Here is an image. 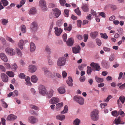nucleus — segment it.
I'll return each instance as SVG.
<instances>
[{
	"mask_svg": "<svg viewBox=\"0 0 125 125\" xmlns=\"http://www.w3.org/2000/svg\"><path fill=\"white\" fill-rule=\"evenodd\" d=\"M87 73L88 75H90L91 73L92 72V70L91 67L87 66Z\"/></svg>",
	"mask_w": 125,
	"mask_h": 125,
	"instance_id": "nucleus-42",
	"label": "nucleus"
},
{
	"mask_svg": "<svg viewBox=\"0 0 125 125\" xmlns=\"http://www.w3.org/2000/svg\"><path fill=\"white\" fill-rule=\"evenodd\" d=\"M96 43L97 45L99 46H100L101 44V41L99 39H96Z\"/></svg>",
	"mask_w": 125,
	"mask_h": 125,
	"instance_id": "nucleus-64",
	"label": "nucleus"
},
{
	"mask_svg": "<svg viewBox=\"0 0 125 125\" xmlns=\"http://www.w3.org/2000/svg\"><path fill=\"white\" fill-rule=\"evenodd\" d=\"M67 45L69 46H72L73 44L74 41L72 38H70L68 39L66 42Z\"/></svg>",
	"mask_w": 125,
	"mask_h": 125,
	"instance_id": "nucleus-18",
	"label": "nucleus"
},
{
	"mask_svg": "<svg viewBox=\"0 0 125 125\" xmlns=\"http://www.w3.org/2000/svg\"><path fill=\"white\" fill-rule=\"evenodd\" d=\"M91 13L92 14V15L93 16H94L95 17L97 16V14H96V12L94 10H91Z\"/></svg>",
	"mask_w": 125,
	"mask_h": 125,
	"instance_id": "nucleus-61",
	"label": "nucleus"
},
{
	"mask_svg": "<svg viewBox=\"0 0 125 125\" xmlns=\"http://www.w3.org/2000/svg\"><path fill=\"white\" fill-rule=\"evenodd\" d=\"M90 65L95 71H99L101 69L99 64L98 63L93 62L91 63Z\"/></svg>",
	"mask_w": 125,
	"mask_h": 125,
	"instance_id": "nucleus-7",
	"label": "nucleus"
},
{
	"mask_svg": "<svg viewBox=\"0 0 125 125\" xmlns=\"http://www.w3.org/2000/svg\"><path fill=\"white\" fill-rule=\"evenodd\" d=\"M37 78L35 75H33L31 77V80L32 82L36 83L37 82Z\"/></svg>",
	"mask_w": 125,
	"mask_h": 125,
	"instance_id": "nucleus-30",
	"label": "nucleus"
},
{
	"mask_svg": "<svg viewBox=\"0 0 125 125\" xmlns=\"http://www.w3.org/2000/svg\"><path fill=\"white\" fill-rule=\"evenodd\" d=\"M54 29V33L56 35L58 36H60L63 31L62 30L61 28H58L57 27H55Z\"/></svg>",
	"mask_w": 125,
	"mask_h": 125,
	"instance_id": "nucleus-9",
	"label": "nucleus"
},
{
	"mask_svg": "<svg viewBox=\"0 0 125 125\" xmlns=\"http://www.w3.org/2000/svg\"><path fill=\"white\" fill-rule=\"evenodd\" d=\"M69 10L65 9L64 10V16L65 17H67L69 15Z\"/></svg>",
	"mask_w": 125,
	"mask_h": 125,
	"instance_id": "nucleus-51",
	"label": "nucleus"
},
{
	"mask_svg": "<svg viewBox=\"0 0 125 125\" xmlns=\"http://www.w3.org/2000/svg\"><path fill=\"white\" fill-rule=\"evenodd\" d=\"M82 9L84 12H87L88 11L89 9L87 5L83 4Z\"/></svg>",
	"mask_w": 125,
	"mask_h": 125,
	"instance_id": "nucleus-29",
	"label": "nucleus"
},
{
	"mask_svg": "<svg viewBox=\"0 0 125 125\" xmlns=\"http://www.w3.org/2000/svg\"><path fill=\"white\" fill-rule=\"evenodd\" d=\"M30 107L33 109L37 110L38 109V107L37 106L33 105H30Z\"/></svg>",
	"mask_w": 125,
	"mask_h": 125,
	"instance_id": "nucleus-56",
	"label": "nucleus"
},
{
	"mask_svg": "<svg viewBox=\"0 0 125 125\" xmlns=\"http://www.w3.org/2000/svg\"><path fill=\"white\" fill-rule=\"evenodd\" d=\"M1 76L2 80L3 82H6L8 81V77L6 74L4 73H2Z\"/></svg>",
	"mask_w": 125,
	"mask_h": 125,
	"instance_id": "nucleus-15",
	"label": "nucleus"
},
{
	"mask_svg": "<svg viewBox=\"0 0 125 125\" xmlns=\"http://www.w3.org/2000/svg\"><path fill=\"white\" fill-rule=\"evenodd\" d=\"M28 120L29 122L32 124H34L38 121L37 118L32 116L29 117Z\"/></svg>",
	"mask_w": 125,
	"mask_h": 125,
	"instance_id": "nucleus-16",
	"label": "nucleus"
},
{
	"mask_svg": "<svg viewBox=\"0 0 125 125\" xmlns=\"http://www.w3.org/2000/svg\"><path fill=\"white\" fill-rule=\"evenodd\" d=\"M58 91L59 93L61 94H63L65 92V90L63 87H60L58 89Z\"/></svg>",
	"mask_w": 125,
	"mask_h": 125,
	"instance_id": "nucleus-21",
	"label": "nucleus"
},
{
	"mask_svg": "<svg viewBox=\"0 0 125 125\" xmlns=\"http://www.w3.org/2000/svg\"><path fill=\"white\" fill-rule=\"evenodd\" d=\"M53 74H54V77H57L59 78H61L62 77L61 75L58 73L54 72L53 73Z\"/></svg>",
	"mask_w": 125,
	"mask_h": 125,
	"instance_id": "nucleus-52",
	"label": "nucleus"
},
{
	"mask_svg": "<svg viewBox=\"0 0 125 125\" xmlns=\"http://www.w3.org/2000/svg\"><path fill=\"white\" fill-rule=\"evenodd\" d=\"M119 112L118 113L116 111H113L111 112L112 115L115 116H117L119 115Z\"/></svg>",
	"mask_w": 125,
	"mask_h": 125,
	"instance_id": "nucleus-40",
	"label": "nucleus"
},
{
	"mask_svg": "<svg viewBox=\"0 0 125 125\" xmlns=\"http://www.w3.org/2000/svg\"><path fill=\"white\" fill-rule=\"evenodd\" d=\"M37 11L36 8L34 7H33L30 10L29 12V14L34 15L36 14Z\"/></svg>",
	"mask_w": 125,
	"mask_h": 125,
	"instance_id": "nucleus-22",
	"label": "nucleus"
},
{
	"mask_svg": "<svg viewBox=\"0 0 125 125\" xmlns=\"http://www.w3.org/2000/svg\"><path fill=\"white\" fill-rule=\"evenodd\" d=\"M36 70V67L34 65H31L29 66V71L31 73L35 72Z\"/></svg>",
	"mask_w": 125,
	"mask_h": 125,
	"instance_id": "nucleus-17",
	"label": "nucleus"
},
{
	"mask_svg": "<svg viewBox=\"0 0 125 125\" xmlns=\"http://www.w3.org/2000/svg\"><path fill=\"white\" fill-rule=\"evenodd\" d=\"M115 122V124L116 125L119 124H124V122L121 123V121L118 120V119H115L114 121Z\"/></svg>",
	"mask_w": 125,
	"mask_h": 125,
	"instance_id": "nucleus-49",
	"label": "nucleus"
},
{
	"mask_svg": "<svg viewBox=\"0 0 125 125\" xmlns=\"http://www.w3.org/2000/svg\"><path fill=\"white\" fill-rule=\"evenodd\" d=\"M80 120L78 118L76 119L73 121L74 125H79L80 123Z\"/></svg>",
	"mask_w": 125,
	"mask_h": 125,
	"instance_id": "nucleus-35",
	"label": "nucleus"
},
{
	"mask_svg": "<svg viewBox=\"0 0 125 125\" xmlns=\"http://www.w3.org/2000/svg\"><path fill=\"white\" fill-rule=\"evenodd\" d=\"M60 2L62 6H64L66 2L65 0H60Z\"/></svg>",
	"mask_w": 125,
	"mask_h": 125,
	"instance_id": "nucleus-63",
	"label": "nucleus"
},
{
	"mask_svg": "<svg viewBox=\"0 0 125 125\" xmlns=\"http://www.w3.org/2000/svg\"><path fill=\"white\" fill-rule=\"evenodd\" d=\"M73 99L75 101L77 102L79 104L83 105L84 104V99L82 97L78 96H75Z\"/></svg>",
	"mask_w": 125,
	"mask_h": 125,
	"instance_id": "nucleus-4",
	"label": "nucleus"
},
{
	"mask_svg": "<svg viewBox=\"0 0 125 125\" xmlns=\"http://www.w3.org/2000/svg\"><path fill=\"white\" fill-rule=\"evenodd\" d=\"M119 99L122 103L123 104L125 100V97L123 96L122 95L119 97Z\"/></svg>",
	"mask_w": 125,
	"mask_h": 125,
	"instance_id": "nucleus-44",
	"label": "nucleus"
},
{
	"mask_svg": "<svg viewBox=\"0 0 125 125\" xmlns=\"http://www.w3.org/2000/svg\"><path fill=\"white\" fill-rule=\"evenodd\" d=\"M36 47L35 44L34 43L31 42L30 43V50L31 52L34 51Z\"/></svg>",
	"mask_w": 125,
	"mask_h": 125,
	"instance_id": "nucleus-26",
	"label": "nucleus"
},
{
	"mask_svg": "<svg viewBox=\"0 0 125 125\" xmlns=\"http://www.w3.org/2000/svg\"><path fill=\"white\" fill-rule=\"evenodd\" d=\"M112 97L111 95H109L106 99L104 100V101L105 102L107 103L108 102L109 100Z\"/></svg>",
	"mask_w": 125,
	"mask_h": 125,
	"instance_id": "nucleus-47",
	"label": "nucleus"
},
{
	"mask_svg": "<svg viewBox=\"0 0 125 125\" xmlns=\"http://www.w3.org/2000/svg\"><path fill=\"white\" fill-rule=\"evenodd\" d=\"M44 71L45 75L47 77L49 78H52L54 77V74L52 73L49 71L48 68L46 67H44L42 68Z\"/></svg>",
	"mask_w": 125,
	"mask_h": 125,
	"instance_id": "nucleus-2",
	"label": "nucleus"
},
{
	"mask_svg": "<svg viewBox=\"0 0 125 125\" xmlns=\"http://www.w3.org/2000/svg\"><path fill=\"white\" fill-rule=\"evenodd\" d=\"M17 118V116L13 114H11L9 115L7 118V120H14Z\"/></svg>",
	"mask_w": 125,
	"mask_h": 125,
	"instance_id": "nucleus-20",
	"label": "nucleus"
},
{
	"mask_svg": "<svg viewBox=\"0 0 125 125\" xmlns=\"http://www.w3.org/2000/svg\"><path fill=\"white\" fill-rule=\"evenodd\" d=\"M98 33L97 32L95 31L94 32H91L90 33V36L93 38H95L98 35Z\"/></svg>",
	"mask_w": 125,
	"mask_h": 125,
	"instance_id": "nucleus-28",
	"label": "nucleus"
},
{
	"mask_svg": "<svg viewBox=\"0 0 125 125\" xmlns=\"http://www.w3.org/2000/svg\"><path fill=\"white\" fill-rule=\"evenodd\" d=\"M112 97L111 95H109L106 99L104 100V101L105 102L107 103L108 102L109 100Z\"/></svg>",
	"mask_w": 125,
	"mask_h": 125,
	"instance_id": "nucleus-45",
	"label": "nucleus"
},
{
	"mask_svg": "<svg viewBox=\"0 0 125 125\" xmlns=\"http://www.w3.org/2000/svg\"><path fill=\"white\" fill-rule=\"evenodd\" d=\"M68 110V107L67 105H65L64 107V109L61 112L62 114H64L67 113Z\"/></svg>",
	"mask_w": 125,
	"mask_h": 125,
	"instance_id": "nucleus-34",
	"label": "nucleus"
},
{
	"mask_svg": "<svg viewBox=\"0 0 125 125\" xmlns=\"http://www.w3.org/2000/svg\"><path fill=\"white\" fill-rule=\"evenodd\" d=\"M39 5L43 10H46V3L44 0H40L39 1Z\"/></svg>",
	"mask_w": 125,
	"mask_h": 125,
	"instance_id": "nucleus-8",
	"label": "nucleus"
},
{
	"mask_svg": "<svg viewBox=\"0 0 125 125\" xmlns=\"http://www.w3.org/2000/svg\"><path fill=\"white\" fill-rule=\"evenodd\" d=\"M6 73L10 77H13L14 76V73L12 71H9L7 72Z\"/></svg>",
	"mask_w": 125,
	"mask_h": 125,
	"instance_id": "nucleus-37",
	"label": "nucleus"
},
{
	"mask_svg": "<svg viewBox=\"0 0 125 125\" xmlns=\"http://www.w3.org/2000/svg\"><path fill=\"white\" fill-rule=\"evenodd\" d=\"M47 59L49 65H52L53 64V63L52 61L50 59V57H48Z\"/></svg>",
	"mask_w": 125,
	"mask_h": 125,
	"instance_id": "nucleus-55",
	"label": "nucleus"
},
{
	"mask_svg": "<svg viewBox=\"0 0 125 125\" xmlns=\"http://www.w3.org/2000/svg\"><path fill=\"white\" fill-rule=\"evenodd\" d=\"M80 49L81 48L79 46H76L72 48L73 52L75 54L79 52Z\"/></svg>",
	"mask_w": 125,
	"mask_h": 125,
	"instance_id": "nucleus-12",
	"label": "nucleus"
},
{
	"mask_svg": "<svg viewBox=\"0 0 125 125\" xmlns=\"http://www.w3.org/2000/svg\"><path fill=\"white\" fill-rule=\"evenodd\" d=\"M0 58L4 62H7L8 61V59L4 53H1L0 55Z\"/></svg>",
	"mask_w": 125,
	"mask_h": 125,
	"instance_id": "nucleus-19",
	"label": "nucleus"
},
{
	"mask_svg": "<svg viewBox=\"0 0 125 125\" xmlns=\"http://www.w3.org/2000/svg\"><path fill=\"white\" fill-rule=\"evenodd\" d=\"M21 31L23 33H25L26 32V29L25 26L23 25L21 26Z\"/></svg>",
	"mask_w": 125,
	"mask_h": 125,
	"instance_id": "nucleus-36",
	"label": "nucleus"
},
{
	"mask_svg": "<svg viewBox=\"0 0 125 125\" xmlns=\"http://www.w3.org/2000/svg\"><path fill=\"white\" fill-rule=\"evenodd\" d=\"M19 76L20 78L22 79L25 78V75L24 73H21L19 75Z\"/></svg>",
	"mask_w": 125,
	"mask_h": 125,
	"instance_id": "nucleus-58",
	"label": "nucleus"
},
{
	"mask_svg": "<svg viewBox=\"0 0 125 125\" xmlns=\"http://www.w3.org/2000/svg\"><path fill=\"white\" fill-rule=\"evenodd\" d=\"M102 64L104 67L106 68H108V63L106 61H103L102 62Z\"/></svg>",
	"mask_w": 125,
	"mask_h": 125,
	"instance_id": "nucleus-38",
	"label": "nucleus"
},
{
	"mask_svg": "<svg viewBox=\"0 0 125 125\" xmlns=\"http://www.w3.org/2000/svg\"><path fill=\"white\" fill-rule=\"evenodd\" d=\"M5 51L7 54L10 56L14 55L16 53L14 50L9 47L6 48L5 49Z\"/></svg>",
	"mask_w": 125,
	"mask_h": 125,
	"instance_id": "nucleus-5",
	"label": "nucleus"
},
{
	"mask_svg": "<svg viewBox=\"0 0 125 125\" xmlns=\"http://www.w3.org/2000/svg\"><path fill=\"white\" fill-rule=\"evenodd\" d=\"M73 81L72 78L70 77H69L68 80L66 81V83L69 86H72L73 85Z\"/></svg>",
	"mask_w": 125,
	"mask_h": 125,
	"instance_id": "nucleus-23",
	"label": "nucleus"
},
{
	"mask_svg": "<svg viewBox=\"0 0 125 125\" xmlns=\"http://www.w3.org/2000/svg\"><path fill=\"white\" fill-rule=\"evenodd\" d=\"M13 97L17 96L18 95V92L17 90H15L13 92H12Z\"/></svg>",
	"mask_w": 125,
	"mask_h": 125,
	"instance_id": "nucleus-57",
	"label": "nucleus"
},
{
	"mask_svg": "<svg viewBox=\"0 0 125 125\" xmlns=\"http://www.w3.org/2000/svg\"><path fill=\"white\" fill-rule=\"evenodd\" d=\"M83 37L84 38V42H86L88 38V34H84L83 35Z\"/></svg>",
	"mask_w": 125,
	"mask_h": 125,
	"instance_id": "nucleus-54",
	"label": "nucleus"
},
{
	"mask_svg": "<svg viewBox=\"0 0 125 125\" xmlns=\"http://www.w3.org/2000/svg\"><path fill=\"white\" fill-rule=\"evenodd\" d=\"M25 80L26 82V84L29 86H31V83L30 81V78L28 76L25 79Z\"/></svg>",
	"mask_w": 125,
	"mask_h": 125,
	"instance_id": "nucleus-32",
	"label": "nucleus"
},
{
	"mask_svg": "<svg viewBox=\"0 0 125 125\" xmlns=\"http://www.w3.org/2000/svg\"><path fill=\"white\" fill-rule=\"evenodd\" d=\"M74 11L75 13L78 16H80L81 15V11L80 10L79 8H77L75 9Z\"/></svg>",
	"mask_w": 125,
	"mask_h": 125,
	"instance_id": "nucleus-50",
	"label": "nucleus"
},
{
	"mask_svg": "<svg viewBox=\"0 0 125 125\" xmlns=\"http://www.w3.org/2000/svg\"><path fill=\"white\" fill-rule=\"evenodd\" d=\"M101 36V37L105 39H107L108 36L107 35L106 33H101L100 34Z\"/></svg>",
	"mask_w": 125,
	"mask_h": 125,
	"instance_id": "nucleus-43",
	"label": "nucleus"
},
{
	"mask_svg": "<svg viewBox=\"0 0 125 125\" xmlns=\"http://www.w3.org/2000/svg\"><path fill=\"white\" fill-rule=\"evenodd\" d=\"M54 91L52 89L50 90L48 92H47L46 95L47 98H50L53 95Z\"/></svg>",
	"mask_w": 125,
	"mask_h": 125,
	"instance_id": "nucleus-14",
	"label": "nucleus"
},
{
	"mask_svg": "<svg viewBox=\"0 0 125 125\" xmlns=\"http://www.w3.org/2000/svg\"><path fill=\"white\" fill-rule=\"evenodd\" d=\"M112 97L111 95H109L106 99L104 100V101L105 102L107 103L108 102L109 100Z\"/></svg>",
	"mask_w": 125,
	"mask_h": 125,
	"instance_id": "nucleus-46",
	"label": "nucleus"
},
{
	"mask_svg": "<svg viewBox=\"0 0 125 125\" xmlns=\"http://www.w3.org/2000/svg\"><path fill=\"white\" fill-rule=\"evenodd\" d=\"M98 114L99 112L97 110H94L91 113V119L92 120L94 121L98 120L99 119Z\"/></svg>",
	"mask_w": 125,
	"mask_h": 125,
	"instance_id": "nucleus-1",
	"label": "nucleus"
},
{
	"mask_svg": "<svg viewBox=\"0 0 125 125\" xmlns=\"http://www.w3.org/2000/svg\"><path fill=\"white\" fill-rule=\"evenodd\" d=\"M1 2L3 6H7L8 4V2L6 0H2Z\"/></svg>",
	"mask_w": 125,
	"mask_h": 125,
	"instance_id": "nucleus-53",
	"label": "nucleus"
},
{
	"mask_svg": "<svg viewBox=\"0 0 125 125\" xmlns=\"http://www.w3.org/2000/svg\"><path fill=\"white\" fill-rule=\"evenodd\" d=\"M7 39L12 43H13L14 42V41L12 38L10 37H8L7 38Z\"/></svg>",
	"mask_w": 125,
	"mask_h": 125,
	"instance_id": "nucleus-62",
	"label": "nucleus"
},
{
	"mask_svg": "<svg viewBox=\"0 0 125 125\" xmlns=\"http://www.w3.org/2000/svg\"><path fill=\"white\" fill-rule=\"evenodd\" d=\"M53 13L55 14V16L58 18L61 14V11L57 8H55L52 9Z\"/></svg>",
	"mask_w": 125,
	"mask_h": 125,
	"instance_id": "nucleus-13",
	"label": "nucleus"
},
{
	"mask_svg": "<svg viewBox=\"0 0 125 125\" xmlns=\"http://www.w3.org/2000/svg\"><path fill=\"white\" fill-rule=\"evenodd\" d=\"M51 49L48 46L46 47L45 51L49 53L50 52Z\"/></svg>",
	"mask_w": 125,
	"mask_h": 125,
	"instance_id": "nucleus-59",
	"label": "nucleus"
},
{
	"mask_svg": "<svg viewBox=\"0 0 125 125\" xmlns=\"http://www.w3.org/2000/svg\"><path fill=\"white\" fill-rule=\"evenodd\" d=\"M38 25L36 22H33L32 23L30 26V28L34 31H36L38 28Z\"/></svg>",
	"mask_w": 125,
	"mask_h": 125,
	"instance_id": "nucleus-11",
	"label": "nucleus"
},
{
	"mask_svg": "<svg viewBox=\"0 0 125 125\" xmlns=\"http://www.w3.org/2000/svg\"><path fill=\"white\" fill-rule=\"evenodd\" d=\"M39 93L43 95H46L47 90L45 88L44 86L43 85H40L39 87Z\"/></svg>",
	"mask_w": 125,
	"mask_h": 125,
	"instance_id": "nucleus-6",
	"label": "nucleus"
},
{
	"mask_svg": "<svg viewBox=\"0 0 125 125\" xmlns=\"http://www.w3.org/2000/svg\"><path fill=\"white\" fill-rule=\"evenodd\" d=\"M66 60V58L64 57L59 58L57 61V65L59 66L64 65L65 64Z\"/></svg>",
	"mask_w": 125,
	"mask_h": 125,
	"instance_id": "nucleus-3",
	"label": "nucleus"
},
{
	"mask_svg": "<svg viewBox=\"0 0 125 125\" xmlns=\"http://www.w3.org/2000/svg\"><path fill=\"white\" fill-rule=\"evenodd\" d=\"M24 43L23 41L21 40H20L18 43V45L21 50L23 49L22 46L24 45Z\"/></svg>",
	"mask_w": 125,
	"mask_h": 125,
	"instance_id": "nucleus-31",
	"label": "nucleus"
},
{
	"mask_svg": "<svg viewBox=\"0 0 125 125\" xmlns=\"http://www.w3.org/2000/svg\"><path fill=\"white\" fill-rule=\"evenodd\" d=\"M59 101V99L57 97H53L50 100L49 102L51 104H55Z\"/></svg>",
	"mask_w": 125,
	"mask_h": 125,
	"instance_id": "nucleus-10",
	"label": "nucleus"
},
{
	"mask_svg": "<svg viewBox=\"0 0 125 125\" xmlns=\"http://www.w3.org/2000/svg\"><path fill=\"white\" fill-rule=\"evenodd\" d=\"M63 103L62 102L59 103L56 105V110L57 111H58L61 108V107L62 106Z\"/></svg>",
	"mask_w": 125,
	"mask_h": 125,
	"instance_id": "nucleus-24",
	"label": "nucleus"
},
{
	"mask_svg": "<svg viewBox=\"0 0 125 125\" xmlns=\"http://www.w3.org/2000/svg\"><path fill=\"white\" fill-rule=\"evenodd\" d=\"M67 35L66 33L63 34L62 36V38L63 40V41L64 42L66 41V40L67 38Z\"/></svg>",
	"mask_w": 125,
	"mask_h": 125,
	"instance_id": "nucleus-60",
	"label": "nucleus"
},
{
	"mask_svg": "<svg viewBox=\"0 0 125 125\" xmlns=\"http://www.w3.org/2000/svg\"><path fill=\"white\" fill-rule=\"evenodd\" d=\"M1 101L2 102V106L5 108H7L8 106V105L4 101V100L3 99H1Z\"/></svg>",
	"mask_w": 125,
	"mask_h": 125,
	"instance_id": "nucleus-39",
	"label": "nucleus"
},
{
	"mask_svg": "<svg viewBox=\"0 0 125 125\" xmlns=\"http://www.w3.org/2000/svg\"><path fill=\"white\" fill-rule=\"evenodd\" d=\"M95 79L98 83H102L104 81V79L103 78L99 77L97 76H95Z\"/></svg>",
	"mask_w": 125,
	"mask_h": 125,
	"instance_id": "nucleus-27",
	"label": "nucleus"
},
{
	"mask_svg": "<svg viewBox=\"0 0 125 125\" xmlns=\"http://www.w3.org/2000/svg\"><path fill=\"white\" fill-rule=\"evenodd\" d=\"M72 25L71 24H69L68 27L64 28V30L65 31H70L72 29Z\"/></svg>",
	"mask_w": 125,
	"mask_h": 125,
	"instance_id": "nucleus-33",
	"label": "nucleus"
},
{
	"mask_svg": "<svg viewBox=\"0 0 125 125\" xmlns=\"http://www.w3.org/2000/svg\"><path fill=\"white\" fill-rule=\"evenodd\" d=\"M62 20H60L57 21L56 22V25L57 26L60 27L62 25Z\"/></svg>",
	"mask_w": 125,
	"mask_h": 125,
	"instance_id": "nucleus-48",
	"label": "nucleus"
},
{
	"mask_svg": "<svg viewBox=\"0 0 125 125\" xmlns=\"http://www.w3.org/2000/svg\"><path fill=\"white\" fill-rule=\"evenodd\" d=\"M65 116L64 115H58L56 116V119H57L61 121H62L65 118Z\"/></svg>",
	"mask_w": 125,
	"mask_h": 125,
	"instance_id": "nucleus-25",
	"label": "nucleus"
},
{
	"mask_svg": "<svg viewBox=\"0 0 125 125\" xmlns=\"http://www.w3.org/2000/svg\"><path fill=\"white\" fill-rule=\"evenodd\" d=\"M16 50L18 55L19 57H21L22 55L21 52L19 49L17 48H16Z\"/></svg>",
	"mask_w": 125,
	"mask_h": 125,
	"instance_id": "nucleus-41",
	"label": "nucleus"
}]
</instances>
